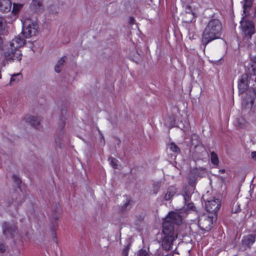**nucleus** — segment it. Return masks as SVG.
Segmentation results:
<instances>
[{"label":"nucleus","mask_w":256,"mask_h":256,"mask_svg":"<svg viewBox=\"0 0 256 256\" xmlns=\"http://www.w3.org/2000/svg\"><path fill=\"white\" fill-rule=\"evenodd\" d=\"M25 120L32 126L34 127L38 130H41L42 126L40 125V119L39 118L32 116H27L25 117Z\"/></svg>","instance_id":"11"},{"label":"nucleus","mask_w":256,"mask_h":256,"mask_svg":"<svg viewBox=\"0 0 256 256\" xmlns=\"http://www.w3.org/2000/svg\"><path fill=\"white\" fill-rule=\"evenodd\" d=\"M221 202L218 198H213L210 200H206V210L212 214H216L220 209Z\"/></svg>","instance_id":"8"},{"label":"nucleus","mask_w":256,"mask_h":256,"mask_svg":"<svg viewBox=\"0 0 256 256\" xmlns=\"http://www.w3.org/2000/svg\"><path fill=\"white\" fill-rule=\"evenodd\" d=\"M222 30V24L216 19L210 20L204 28L202 38V42L204 45L210 42L220 38Z\"/></svg>","instance_id":"2"},{"label":"nucleus","mask_w":256,"mask_h":256,"mask_svg":"<svg viewBox=\"0 0 256 256\" xmlns=\"http://www.w3.org/2000/svg\"><path fill=\"white\" fill-rule=\"evenodd\" d=\"M138 256H150V255L146 250L142 249L138 251Z\"/></svg>","instance_id":"28"},{"label":"nucleus","mask_w":256,"mask_h":256,"mask_svg":"<svg viewBox=\"0 0 256 256\" xmlns=\"http://www.w3.org/2000/svg\"><path fill=\"white\" fill-rule=\"evenodd\" d=\"M24 40L21 38V36H18L12 40L8 46L16 49H19L24 46Z\"/></svg>","instance_id":"10"},{"label":"nucleus","mask_w":256,"mask_h":256,"mask_svg":"<svg viewBox=\"0 0 256 256\" xmlns=\"http://www.w3.org/2000/svg\"><path fill=\"white\" fill-rule=\"evenodd\" d=\"M195 207L194 203H188V204L183 208V210H181L180 213L182 212V210H186L187 212H188L190 210H194Z\"/></svg>","instance_id":"23"},{"label":"nucleus","mask_w":256,"mask_h":256,"mask_svg":"<svg viewBox=\"0 0 256 256\" xmlns=\"http://www.w3.org/2000/svg\"><path fill=\"white\" fill-rule=\"evenodd\" d=\"M127 255H128V252H127V250H126V256H127Z\"/></svg>","instance_id":"41"},{"label":"nucleus","mask_w":256,"mask_h":256,"mask_svg":"<svg viewBox=\"0 0 256 256\" xmlns=\"http://www.w3.org/2000/svg\"><path fill=\"white\" fill-rule=\"evenodd\" d=\"M169 148L173 152L176 153L180 152V149L174 142H172L169 144Z\"/></svg>","instance_id":"24"},{"label":"nucleus","mask_w":256,"mask_h":256,"mask_svg":"<svg viewBox=\"0 0 256 256\" xmlns=\"http://www.w3.org/2000/svg\"><path fill=\"white\" fill-rule=\"evenodd\" d=\"M129 22L131 24H133L134 22V18L133 17H130V18Z\"/></svg>","instance_id":"37"},{"label":"nucleus","mask_w":256,"mask_h":256,"mask_svg":"<svg viewBox=\"0 0 256 256\" xmlns=\"http://www.w3.org/2000/svg\"><path fill=\"white\" fill-rule=\"evenodd\" d=\"M219 172L221 173V174H223V173H224L225 172V170L224 169H222V170H219Z\"/></svg>","instance_id":"40"},{"label":"nucleus","mask_w":256,"mask_h":256,"mask_svg":"<svg viewBox=\"0 0 256 256\" xmlns=\"http://www.w3.org/2000/svg\"><path fill=\"white\" fill-rule=\"evenodd\" d=\"M250 78L247 74H242L238 80V88L240 94H243L246 92V94L249 96H254L256 95V90L254 88H252L248 89Z\"/></svg>","instance_id":"5"},{"label":"nucleus","mask_w":256,"mask_h":256,"mask_svg":"<svg viewBox=\"0 0 256 256\" xmlns=\"http://www.w3.org/2000/svg\"><path fill=\"white\" fill-rule=\"evenodd\" d=\"M12 8L10 0H0V11L2 12H9Z\"/></svg>","instance_id":"15"},{"label":"nucleus","mask_w":256,"mask_h":256,"mask_svg":"<svg viewBox=\"0 0 256 256\" xmlns=\"http://www.w3.org/2000/svg\"><path fill=\"white\" fill-rule=\"evenodd\" d=\"M22 57V54L20 49H16L8 46L1 54L3 66H5L8 62H20Z\"/></svg>","instance_id":"3"},{"label":"nucleus","mask_w":256,"mask_h":256,"mask_svg":"<svg viewBox=\"0 0 256 256\" xmlns=\"http://www.w3.org/2000/svg\"><path fill=\"white\" fill-rule=\"evenodd\" d=\"M160 186L159 184H154V193L156 194L160 188Z\"/></svg>","instance_id":"29"},{"label":"nucleus","mask_w":256,"mask_h":256,"mask_svg":"<svg viewBox=\"0 0 256 256\" xmlns=\"http://www.w3.org/2000/svg\"><path fill=\"white\" fill-rule=\"evenodd\" d=\"M250 158L254 161L256 162V151H252L250 152Z\"/></svg>","instance_id":"33"},{"label":"nucleus","mask_w":256,"mask_h":256,"mask_svg":"<svg viewBox=\"0 0 256 256\" xmlns=\"http://www.w3.org/2000/svg\"><path fill=\"white\" fill-rule=\"evenodd\" d=\"M186 12L188 14H191V15L193 16L194 14L192 12V8L190 6H187L186 8Z\"/></svg>","instance_id":"31"},{"label":"nucleus","mask_w":256,"mask_h":256,"mask_svg":"<svg viewBox=\"0 0 256 256\" xmlns=\"http://www.w3.org/2000/svg\"><path fill=\"white\" fill-rule=\"evenodd\" d=\"M128 204H129V202L126 201V203H124L122 206L123 208H126L127 206L128 205Z\"/></svg>","instance_id":"38"},{"label":"nucleus","mask_w":256,"mask_h":256,"mask_svg":"<svg viewBox=\"0 0 256 256\" xmlns=\"http://www.w3.org/2000/svg\"><path fill=\"white\" fill-rule=\"evenodd\" d=\"M2 40L1 36H0V49L2 48Z\"/></svg>","instance_id":"39"},{"label":"nucleus","mask_w":256,"mask_h":256,"mask_svg":"<svg viewBox=\"0 0 256 256\" xmlns=\"http://www.w3.org/2000/svg\"><path fill=\"white\" fill-rule=\"evenodd\" d=\"M210 160L212 162L214 165H218V158L217 154L214 152L210 153Z\"/></svg>","instance_id":"22"},{"label":"nucleus","mask_w":256,"mask_h":256,"mask_svg":"<svg viewBox=\"0 0 256 256\" xmlns=\"http://www.w3.org/2000/svg\"><path fill=\"white\" fill-rule=\"evenodd\" d=\"M198 226L202 230L208 232L213 226V218L206 214L200 216Z\"/></svg>","instance_id":"6"},{"label":"nucleus","mask_w":256,"mask_h":256,"mask_svg":"<svg viewBox=\"0 0 256 256\" xmlns=\"http://www.w3.org/2000/svg\"><path fill=\"white\" fill-rule=\"evenodd\" d=\"M244 13L245 14V16H246L249 14L248 12L252 5V0H244Z\"/></svg>","instance_id":"19"},{"label":"nucleus","mask_w":256,"mask_h":256,"mask_svg":"<svg viewBox=\"0 0 256 256\" xmlns=\"http://www.w3.org/2000/svg\"><path fill=\"white\" fill-rule=\"evenodd\" d=\"M22 78V76L20 73L14 74L12 75L10 80V84H14L18 83Z\"/></svg>","instance_id":"21"},{"label":"nucleus","mask_w":256,"mask_h":256,"mask_svg":"<svg viewBox=\"0 0 256 256\" xmlns=\"http://www.w3.org/2000/svg\"><path fill=\"white\" fill-rule=\"evenodd\" d=\"M66 60V56H62L60 58L56 64L54 66V70L56 72L59 73L61 71V69L64 66V64Z\"/></svg>","instance_id":"16"},{"label":"nucleus","mask_w":256,"mask_h":256,"mask_svg":"<svg viewBox=\"0 0 256 256\" xmlns=\"http://www.w3.org/2000/svg\"><path fill=\"white\" fill-rule=\"evenodd\" d=\"M176 193V188L174 186H170L168 188L164 198L166 200H170Z\"/></svg>","instance_id":"17"},{"label":"nucleus","mask_w":256,"mask_h":256,"mask_svg":"<svg viewBox=\"0 0 256 256\" xmlns=\"http://www.w3.org/2000/svg\"><path fill=\"white\" fill-rule=\"evenodd\" d=\"M22 6L23 4H22L14 3L13 4L12 12L16 14L22 8Z\"/></svg>","instance_id":"25"},{"label":"nucleus","mask_w":256,"mask_h":256,"mask_svg":"<svg viewBox=\"0 0 256 256\" xmlns=\"http://www.w3.org/2000/svg\"><path fill=\"white\" fill-rule=\"evenodd\" d=\"M222 57L220 58L218 60H211V62L214 64H218L220 63V60H222Z\"/></svg>","instance_id":"35"},{"label":"nucleus","mask_w":256,"mask_h":256,"mask_svg":"<svg viewBox=\"0 0 256 256\" xmlns=\"http://www.w3.org/2000/svg\"><path fill=\"white\" fill-rule=\"evenodd\" d=\"M182 222V216L174 212H169L162 224V238L160 242L163 250L172 248L173 242L177 238V227Z\"/></svg>","instance_id":"1"},{"label":"nucleus","mask_w":256,"mask_h":256,"mask_svg":"<svg viewBox=\"0 0 256 256\" xmlns=\"http://www.w3.org/2000/svg\"><path fill=\"white\" fill-rule=\"evenodd\" d=\"M240 205L238 203L234 204L232 208V212L234 213H238L240 211Z\"/></svg>","instance_id":"27"},{"label":"nucleus","mask_w":256,"mask_h":256,"mask_svg":"<svg viewBox=\"0 0 256 256\" xmlns=\"http://www.w3.org/2000/svg\"><path fill=\"white\" fill-rule=\"evenodd\" d=\"M30 8L32 11L35 12H41L43 10V6L41 0H32Z\"/></svg>","instance_id":"14"},{"label":"nucleus","mask_w":256,"mask_h":256,"mask_svg":"<svg viewBox=\"0 0 256 256\" xmlns=\"http://www.w3.org/2000/svg\"><path fill=\"white\" fill-rule=\"evenodd\" d=\"M7 23L5 18L0 16V34H4L6 31Z\"/></svg>","instance_id":"18"},{"label":"nucleus","mask_w":256,"mask_h":256,"mask_svg":"<svg viewBox=\"0 0 256 256\" xmlns=\"http://www.w3.org/2000/svg\"><path fill=\"white\" fill-rule=\"evenodd\" d=\"M236 125L240 128H245L248 125V122L244 118L240 117L236 120Z\"/></svg>","instance_id":"20"},{"label":"nucleus","mask_w":256,"mask_h":256,"mask_svg":"<svg viewBox=\"0 0 256 256\" xmlns=\"http://www.w3.org/2000/svg\"><path fill=\"white\" fill-rule=\"evenodd\" d=\"M12 180L18 184L20 182V180L19 178L16 175H14L12 176Z\"/></svg>","instance_id":"32"},{"label":"nucleus","mask_w":256,"mask_h":256,"mask_svg":"<svg viewBox=\"0 0 256 256\" xmlns=\"http://www.w3.org/2000/svg\"><path fill=\"white\" fill-rule=\"evenodd\" d=\"M255 100V97H244L242 100V108L246 110H252Z\"/></svg>","instance_id":"13"},{"label":"nucleus","mask_w":256,"mask_h":256,"mask_svg":"<svg viewBox=\"0 0 256 256\" xmlns=\"http://www.w3.org/2000/svg\"><path fill=\"white\" fill-rule=\"evenodd\" d=\"M240 28L243 36V40L249 45L252 35L254 33V26L252 21L242 18L240 22Z\"/></svg>","instance_id":"4"},{"label":"nucleus","mask_w":256,"mask_h":256,"mask_svg":"<svg viewBox=\"0 0 256 256\" xmlns=\"http://www.w3.org/2000/svg\"><path fill=\"white\" fill-rule=\"evenodd\" d=\"M253 61L255 64L252 65V72L254 75L256 74V56L253 58Z\"/></svg>","instance_id":"30"},{"label":"nucleus","mask_w":256,"mask_h":256,"mask_svg":"<svg viewBox=\"0 0 256 256\" xmlns=\"http://www.w3.org/2000/svg\"><path fill=\"white\" fill-rule=\"evenodd\" d=\"M184 201L186 202H188L190 199V196L187 194H186L184 196Z\"/></svg>","instance_id":"36"},{"label":"nucleus","mask_w":256,"mask_h":256,"mask_svg":"<svg viewBox=\"0 0 256 256\" xmlns=\"http://www.w3.org/2000/svg\"><path fill=\"white\" fill-rule=\"evenodd\" d=\"M109 161L110 162V165L114 168H118V160L115 158H109Z\"/></svg>","instance_id":"26"},{"label":"nucleus","mask_w":256,"mask_h":256,"mask_svg":"<svg viewBox=\"0 0 256 256\" xmlns=\"http://www.w3.org/2000/svg\"><path fill=\"white\" fill-rule=\"evenodd\" d=\"M6 246L3 243L0 242V252H3L6 250Z\"/></svg>","instance_id":"34"},{"label":"nucleus","mask_w":256,"mask_h":256,"mask_svg":"<svg viewBox=\"0 0 256 256\" xmlns=\"http://www.w3.org/2000/svg\"><path fill=\"white\" fill-rule=\"evenodd\" d=\"M256 234H250L244 236L242 240V246L246 249L250 248L256 241Z\"/></svg>","instance_id":"12"},{"label":"nucleus","mask_w":256,"mask_h":256,"mask_svg":"<svg viewBox=\"0 0 256 256\" xmlns=\"http://www.w3.org/2000/svg\"><path fill=\"white\" fill-rule=\"evenodd\" d=\"M2 229L4 234L6 236H13L16 232V227L14 224L6 222L2 224Z\"/></svg>","instance_id":"9"},{"label":"nucleus","mask_w":256,"mask_h":256,"mask_svg":"<svg viewBox=\"0 0 256 256\" xmlns=\"http://www.w3.org/2000/svg\"><path fill=\"white\" fill-rule=\"evenodd\" d=\"M38 26L36 23L32 22L27 24L24 22L23 26L22 34L26 38H29L36 36L38 32Z\"/></svg>","instance_id":"7"}]
</instances>
